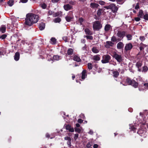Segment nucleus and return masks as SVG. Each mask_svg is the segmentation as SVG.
Segmentation results:
<instances>
[{
    "instance_id": "obj_1",
    "label": "nucleus",
    "mask_w": 148,
    "mask_h": 148,
    "mask_svg": "<svg viewBox=\"0 0 148 148\" xmlns=\"http://www.w3.org/2000/svg\"><path fill=\"white\" fill-rule=\"evenodd\" d=\"M38 15L32 13L27 14L25 19V24L29 26H31L33 24L36 23L38 20Z\"/></svg>"
},
{
    "instance_id": "obj_2",
    "label": "nucleus",
    "mask_w": 148,
    "mask_h": 148,
    "mask_svg": "<svg viewBox=\"0 0 148 148\" xmlns=\"http://www.w3.org/2000/svg\"><path fill=\"white\" fill-rule=\"evenodd\" d=\"M102 27L101 22L99 21H96L93 23V28L94 30L99 31Z\"/></svg>"
},
{
    "instance_id": "obj_3",
    "label": "nucleus",
    "mask_w": 148,
    "mask_h": 148,
    "mask_svg": "<svg viewBox=\"0 0 148 148\" xmlns=\"http://www.w3.org/2000/svg\"><path fill=\"white\" fill-rule=\"evenodd\" d=\"M126 34V32L125 31H118L117 34V36L119 38L117 39L118 41H121L123 39V37L125 36Z\"/></svg>"
},
{
    "instance_id": "obj_4",
    "label": "nucleus",
    "mask_w": 148,
    "mask_h": 148,
    "mask_svg": "<svg viewBox=\"0 0 148 148\" xmlns=\"http://www.w3.org/2000/svg\"><path fill=\"white\" fill-rule=\"evenodd\" d=\"M103 59L101 62L102 63L105 64L108 63L111 59V57L108 55H104L102 56Z\"/></svg>"
},
{
    "instance_id": "obj_5",
    "label": "nucleus",
    "mask_w": 148,
    "mask_h": 148,
    "mask_svg": "<svg viewBox=\"0 0 148 148\" xmlns=\"http://www.w3.org/2000/svg\"><path fill=\"white\" fill-rule=\"evenodd\" d=\"M113 57L118 62H120L122 61L121 56L117 54L116 53L113 54Z\"/></svg>"
},
{
    "instance_id": "obj_6",
    "label": "nucleus",
    "mask_w": 148,
    "mask_h": 148,
    "mask_svg": "<svg viewBox=\"0 0 148 148\" xmlns=\"http://www.w3.org/2000/svg\"><path fill=\"white\" fill-rule=\"evenodd\" d=\"M112 11L114 13L116 12L118 9V8L114 3L111 4V8Z\"/></svg>"
},
{
    "instance_id": "obj_7",
    "label": "nucleus",
    "mask_w": 148,
    "mask_h": 148,
    "mask_svg": "<svg viewBox=\"0 0 148 148\" xmlns=\"http://www.w3.org/2000/svg\"><path fill=\"white\" fill-rule=\"evenodd\" d=\"M133 47V45L131 43L126 44L125 47V50L127 51L131 50Z\"/></svg>"
},
{
    "instance_id": "obj_8",
    "label": "nucleus",
    "mask_w": 148,
    "mask_h": 148,
    "mask_svg": "<svg viewBox=\"0 0 148 148\" xmlns=\"http://www.w3.org/2000/svg\"><path fill=\"white\" fill-rule=\"evenodd\" d=\"M142 65V62L140 61H138L136 62V66L138 69V71L139 72H141V67Z\"/></svg>"
},
{
    "instance_id": "obj_9",
    "label": "nucleus",
    "mask_w": 148,
    "mask_h": 148,
    "mask_svg": "<svg viewBox=\"0 0 148 148\" xmlns=\"http://www.w3.org/2000/svg\"><path fill=\"white\" fill-rule=\"evenodd\" d=\"M73 7L69 4L64 5L63 8L66 11L72 10Z\"/></svg>"
},
{
    "instance_id": "obj_10",
    "label": "nucleus",
    "mask_w": 148,
    "mask_h": 148,
    "mask_svg": "<svg viewBox=\"0 0 148 148\" xmlns=\"http://www.w3.org/2000/svg\"><path fill=\"white\" fill-rule=\"evenodd\" d=\"M73 16L72 14H68L65 17L66 21L67 22H70L72 21Z\"/></svg>"
},
{
    "instance_id": "obj_11",
    "label": "nucleus",
    "mask_w": 148,
    "mask_h": 148,
    "mask_svg": "<svg viewBox=\"0 0 148 148\" xmlns=\"http://www.w3.org/2000/svg\"><path fill=\"white\" fill-rule=\"evenodd\" d=\"M65 128L67 130H68L69 132H74L73 128L69 124L66 125Z\"/></svg>"
},
{
    "instance_id": "obj_12",
    "label": "nucleus",
    "mask_w": 148,
    "mask_h": 148,
    "mask_svg": "<svg viewBox=\"0 0 148 148\" xmlns=\"http://www.w3.org/2000/svg\"><path fill=\"white\" fill-rule=\"evenodd\" d=\"M106 45H105V47L108 48L110 46L112 47L114 44V43L110 41H107L106 42Z\"/></svg>"
},
{
    "instance_id": "obj_13",
    "label": "nucleus",
    "mask_w": 148,
    "mask_h": 148,
    "mask_svg": "<svg viewBox=\"0 0 148 148\" xmlns=\"http://www.w3.org/2000/svg\"><path fill=\"white\" fill-rule=\"evenodd\" d=\"M124 46V44L123 43L120 42L118 43L117 45V48L118 49H121L123 48Z\"/></svg>"
},
{
    "instance_id": "obj_14",
    "label": "nucleus",
    "mask_w": 148,
    "mask_h": 148,
    "mask_svg": "<svg viewBox=\"0 0 148 148\" xmlns=\"http://www.w3.org/2000/svg\"><path fill=\"white\" fill-rule=\"evenodd\" d=\"M135 88H136L138 87V84L136 82L135 80H133L130 85Z\"/></svg>"
},
{
    "instance_id": "obj_15",
    "label": "nucleus",
    "mask_w": 148,
    "mask_h": 148,
    "mask_svg": "<svg viewBox=\"0 0 148 148\" xmlns=\"http://www.w3.org/2000/svg\"><path fill=\"white\" fill-rule=\"evenodd\" d=\"M73 60L77 62H81L82 61L80 57L77 55H75L73 56Z\"/></svg>"
},
{
    "instance_id": "obj_16",
    "label": "nucleus",
    "mask_w": 148,
    "mask_h": 148,
    "mask_svg": "<svg viewBox=\"0 0 148 148\" xmlns=\"http://www.w3.org/2000/svg\"><path fill=\"white\" fill-rule=\"evenodd\" d=\"M99 6V5L98 4L94 3H91L90 4V7L92 8H97Z\"/></svg>"
},
{
    "instance_id": "obj_17",
    "label": "nucleus",
    "mask_w": 148,
    "mask_h": 148,
    "mask_svg": "<svg viewBox=\"0 0 148 148\" xmlns=\"http://www.w3.org/2000/svg\"><path fill=\"white\" fill-rule=\"evenodd\" d=\"M20 58V53L19 52H17L14 56V59L16 61H18Z\"/></svg>"
},
{
    "instance_id": "obj_18",
    "label": "nucleus",
    "mask_w": 148,
    "mask_h": 148,
    "mask_svg": "<svg viewBox=\"0 0 148 148\" xmlns=\"http://www.w3.org/2000/svg\"><path fill=\"white\" fill-rule=\"evenodd\" d=\"M119 75V73L117 71H114L112 72V75L114 78H117Z\"/></svg>"
},
{
    "instance_id": "obj_19",
    "label": "nucleus",
    "mask_w": 148,
    "mask_h": 148,
    "mask_svg": "<svg viewBox=\"0 0 148 148\" xmlns=\"http://www.w3.org/2000/svg\"><path fill=\"white\" fill-rule=\"evenodd\" d=\"M45 27V24L43 23H41L39 25V28L40 30H42L44 29Z\"/></svg>"
},
{
    "instance_id": "obj_20",
    "label": "nucleus",
    "mask_w": 148,
    "mask_h": 148,
    "mask_svg": "<svg viewBox=\"0 0 148 148\" xmlns=\"http://www.w3.org/2000/svg\"><path fill=\"white\" fill-rule=\"evenodd\" d=\"M145 131L142 129H139L137 132V133L140 136H142L143 135Z\"/></svg>"
},
{
    "instance_id": "obj_21",
    "label": "nucleus",
    "mask_w": 148,
    "mask_h": 148,
    "mask_svg": "<svg viewBox=\"0 0 148 148\" xmlns=\"http://www.w3.org/2000/svg\"><path fill=\"white\" fill-rule=\"evenodd\" d=\"M86 70H83L82 73V76L81 78L82 79H84L86 77V76H87V75L86 74Z\"/></svg>"
},
{
    "instance_id": "obj_22",
    "label": "nucleus",
    "mask_w": 148,
    "mask_h": 148,
    "mask_svg": "<svg viewBox=\"0 0 148 148\" xmlns=\"http://www.w3.org/2000/svg\"><path fill=\"white\" fill-rule=\"evenodd\" d=\"M6 29V26L4 25H2L0 27V31L3 33L5 32Z\"/></svg>"
},
{
    "instance_id": "obj_23",
    "label": "nucleus",
    "mask_w": 148,
    "mask_h": 148,
    "mask_svg": "<svg viewBox=\"0 0 148 148\" xmlns=\"http://www.w3.org/2000/svg\"><path fill=\"white\" fill-rule=\"evenodd\" d=\"M84 31L86 35H91L92 34V32L88 28L85 29Z\"/></svg>"
},
{
    "instance_id": "obj_24",
    "label": "nucleus",
    "mask_w": 148,
    "mask_h": 148,
    "mask_svg": "<svg viewBox=\"0 0 148 148\" xmlns=\"http://www.w3.org/2000/svg\"><path fill=\"white\" fill-rule=\"evenodd\" d=\"M32 47L31 46H29V45H27L26 47V49H25V51L26 53H30V51L32 50Z\"/></svg>"
},
{
    "instance_id": "obj_25",
    "label": "nucleus",
    "mask_w": 148,
    "mask_h": 148,
    "mask_svg": "<svg viewBox=\"0 0 148 148\" xmlns=\"http://www.w3.org/2000/svg\"><path fill=\"white\" fill-rule=\"evenodd\" d=\"M111 27V25L109 24H106L104 27V30L106 32H108L110 30Z\"/></svg>"
},
{
    "instance_id": "obj_26",
    "label": "nucleus",
    "mask_w": 148,
    "mask_h": 148,
    "mask_svg": "<svg viewBox=\"0 0 148 148\" xmlns=\"http://www.w3.org/2000/svg\"><path fill=\"white\" fill-rule=\"evenodd\" d=\"M73 50L72 49L69 48L67 51V54L68 55H71L73 54Z\"/></svg>"
},
{
    "instance_id": "obj_27",
    "label": "nucleus",
    "mask_w": 148,
    "mask_h": 148,
    "mask_svg": "<svg viewBox=\"0 0 148 148\" xmlns=\"http://www.w3.org/2000/svg\"><path fill=\"white\" fill-rule=\"evenodd\" d=\"M148 70V68L147 66H144L143 67L142 70H141V72H147Z\"/></svg>"
},
{
    "instance_id": "obj_28",
    "label": "nucleus",
    "mask_w": 148,
    "mask_h": 148,
    "mask_svg": "<svg viewBox=\"0 0 148 148\" xmlns=\"http://www.w3.org/2000/svg\"><path fill=\"white\" fill-rule=\"evenodd\" d=\"M103 11V10L102 8H99L97 12V15L99 16H100L101 15L102 12Z\"/></svg>"
},
{
    "instance_id": "obj_29",
    "label": "nucleus",
    "mask_w": 148,
    "mask_h": 148,
    "mask_svg": "<svg viewBox=\"0 0 148 148\" xmlns=\"http://www.w3.org/2000/svg\"><path fill=\"white\" fill-rule=\"evenodd\" d=\"M99 55H97L93 56V60L96 61H99L100 60V58L99 56Z\"/></svg>"
},
{
    "instance_id": "obj_30",
    "label": "nucleus",
    "mask_w": 148,
    "mask_h": 148,
    "mask_svg": "<svg viewBox=\"0 0 148 148\" xmlns=\"http://www.w3.org/2000/svg\"><path fill=\"white\" fill-rule=\"evenodd\" d=\"M143 15V12L142 10H140L139 11L138 14V16L140 18H142Z\"/></svg>"
},
{
    "instance_id": "obj_31",
    "label": "nucleus",
    "mask_w": 148,
    "mask_h": 148,
    "mask_svg": "<svg viewBox=\"0 0 148 148\" xmlns=\"http://www.w3.org/2000/svg\"><path fill=\"white\" fill-rule=\"evenodd\" d=\"M133 80V79L132 80L130 78L127 77L126 79V82L129 85H130Z\"/></svg>"
},
{
    "instance_id": "obj_32",
    "label": "nucleus",
    "mask_w": 148,
    "mask_h": 148,
    "mask_svg": "<svg viewBox=\"0 0 148 148\" xmlns=\"http://www.w3.org/2000/svg\"><path fill=\"white\" fill-rule=\"evenodd\" d=\"M92 51L94 53H97L99 52V50L96 47H93L92 48Z\"/></svg>"
},
{
    "instance_id": "obj_33",
    "label": "nucleus",
    "mask_w": 148,
    "mask_h": 148,
    "mask_svg": "<svg viewBox=\"0 0 148 148\" xmlns=\"http://www.w3.org/2000/svg\"><path fill=\"white\" fill-rule=\"evenodd\" d=\"M62 15L61 13H60L59 12H58L54 13L53 15V17H56L58 16H60Z\"/></svg>"
},
{
    "instance_id": "obj_34",
    "label": "nucleus",
    "mask_w": 148,
    "mask_h": 148,
    "mask_svg": "<svg viewBox=\"0 0 148 148\" xmlns=\"http://www.w3.org/2000/svg\"><path fill=\"white\" fill-rule=\"evenodd\" d=\"M50 40L52 42V44H55L56 43V39L55 38H52Z\"/></svg>"
},
{
    "instance_id": "obj_35",
    "label": "nucleus",
    "mask_w": 148,
    "mask_h": 148,
    "mask_svg": "<svg viewBox=\"0 0 148 148\" xmlns=\"http://www.w3.org/2000/svg\"><path fill=\"white\" fill-rule=\"evenodd\" d=\"M61 21V19L59 17H57L55 18L54 21L56 23H59Z\"/></svg>"
},
{
    "instance_id": "obj_36",
    "label": "nucleus",
    "mask_w": 148,
    "mask_h": 148,
    "mask_svg": "<svg viewBox=\"0 0 148 148\" xmlns=\"http://www.w3.org/2000/svg\"><path fill=\"white\" fill-rule=\"evenodd\" d=\"M130 128L131 129V130H132L134 132H135L137 129L133 125L130 126Z\"/></svg>"
},
{
    "instance_id": "obj_37",
    "label": "nucleus",
    "mask_w": 148,
    "mask_h": 148,
    "mask_svg": "<svg viewBox=\"0 0 148 148\" xmlns=\"http://www.w3.org/2000/svg\"><path fill=\"white\" fill-rule=\"evenodd\" d=\"M8 3L10 6H12L14 4L13 0H9L8 1Z\"/></svg>"
},
{
    "instance_id": "obj_38",
    "label": "nucleus",
    "mask_w": 148,
    "mask_h": 148,
    "mask_svg": "<svg viewBox=\"0 0 148 148\" xmlns=\"http://www.w3.org/2000/svg\"><path fill=\"white\" fill-rule=\"evenodd\" d=\"M60 56H54L53 57V58L54 60H58L60 59Z\"/></svg>"
},
{
    "instance_id": "obj_39",
    "label": "nucleus",
    "mask_w": 148,
    "mask_h": 148,
    "mask_svg": "<svg viewBox=\"0 0 148 148\" xmlns=\"http://www.w3.org/2000/svg\"><path fill=\"white\" fill-rule=\"evenodd\" d=\"M7 37V35L6 34H3L0 36V39L3 40L5 39Z\"/></svg>"
},
{
    "instance_id": "obj_40",
    "label": "nucleus",
    "mask_w": 148,
    "mask_h": 148,
    "mask_svg": "<svg viewBox=\"0 0 148 148\" xmlns=\"http://www.w3.org/2000/svg\"><path fill=\"white\" fill-rule=\"evenodd\" d=\"M88 69L90 70L92 69V64L91 63H89L87 64Z\"/></svg>"
},
{
    "instance_id": "obj_41",
    "label": "nucleus",
    "mask_w": 148,
    "mask_h": 148,
    "mask_svg": "<svg viewBox=\"0 0 148 148\" xmlns=\"http://www.w3.org/2000/svg\"><path fill=\"white\" fill-rule=\"evenodd\" d=\"M117 40H118L117 39L116 37L114 36H113L111 39V40L113 42H116Z\"/></svg>"
},
{
    "instance_id": "obj_42",
    "label": "nucleus",
    "mask_w": 148,
    "mask_h": 148,
    "mask_svg": "<svg viewBox=\"0 0 148 148\" xmlns=\"http://www.w3.org/2000/svg\"><path fill=\"white\" fill-rule=\"evenodd\" d=\"M87 47L86 46V45L85 44V46L82 48V49L84 51V53H86L87 50Z\"/></svg>"
},
{
    "instance_id": "obj_43",
    "label": "nucleus",
    "mask_w": 148,
    "mask_h": 148,
    "mask_svg": "<svg viewBox=\"0 0 148 148\" xmlns=\"http://www.w3.org/2000/svg\"><path fill=\"white\" fill-rule=\"evenodd\" d=\"M41 7L43 9H45L47 7V5L45 3H43L41 5Z\"/></svg>"
},
{
    "instance_id": "obj_44",
    "label": "nucleus",
    "mask_w": 148,
    "mask_h": 148,
    "mask_svg": "<svg viewBox=\"0 0 148 148\" xmlns=\"http://www.w3.org/2000/svg\"><path fill=\"white\" fill-rule=\"evenodd\" d=\"M126 37L128 40H130L132 39V36L131 34H128L126 35Z\"/></svg>"
},
{
    "instance_id": "obj_45",
    "label": "nucleus",
    "mask_w": 148,
    "mask_h": 148,
    "mask_svg": "<svg viewBox=\"0 0 148 148\" xmlns=\"http://www.w3.org/2000/svg\"><path fill=\"white\" fill-rule=\"evenodd\" d=\"M86 37V38L87 39H90V40H92L93 39V37L92 36H84V37Z\"/></svg>"
},
{
    "instance_id": "obj_46",
    "label": "nucleus",
    "mask_w": 148,
    "mask_h": 148,
    "mask_svg": "<svg viewBox=\"0 0 148 148\" xmlns=\"http://www.w3.org/2000/svg\"><path fill=\"white\" fill-rule=\"evenodd\" d=\"M79 21L81 25H82V23L84 21V19L82 17H80L79 19Z\"/></svg>"
},
{
    "instance_id": "obj_47",
    "label": "nucleus",
    "mask_w": 148,
    "mask_h": 148,
    "mask_svg": "<svg viewBox=\"0 0 148 148\" xmlns=\"http://www.w3.org/2000/svg\"><path fill=\"white\" fill-rule=\"evenodd\" d=\"M75 132H77L79 133H80L81 131V130L79 128H77V127H75Z\"/></svg>"
},
{
    "instance_id": "obj_48",
    "label": "nucleus",
    "mask_w": 148,
    "mask_h": 148,
    "mask_svg": "<svg viewBox=\"0 0 148 148\" xmlns=\"http://www.w3.org/2000/svg\"><path fill=\"white\" fill-rule=\"evenodd\" d=\"M69 3L72 5H75L76 3V1H71L69 2Z\"/></svg>"
},
{
    "instance_id": "obj_49",
    "label": "nucleus",
    "mask_w": 148,
    "mask_h": 148,
    "mask_svg": "<svg viewBox=\"0 0 148 148\" xmlns=\"http://www.w3.org/2000/svg\"><path fill=\"white\" fill-rule=\"evenodd\" d=\"M143 18L145 20H148V14H146L144 15Z\"/></svg>"
},
{
    "instance_id": "obj_50",
    "label": "nucleus",
    "mask_w": 148,
    "mask_h": 148,
    "mask_svg": "<svg viewBox=\"0 0 148 148\" xmlns=\"http://www.w3.org/2000/svg\"><path fill=\"white\" fill-rule=\"evenodd\" d=\"M117 3L119 4H122L123 3L124 0H116Z\"/></svg>"
},
{
    "instance_id": "obj_51",
    "label": "nucleus",
    "mask_w": 148,
    "mask_h": 148,
    "mask_svg": "<svg viewBox=\"0 0 148 148\" xmlns=\"http://www.w3.org/2000/svg\"><path fill=\"white\" fill-rule=\"evenodd\" d=\"M65 41V42H68V37L66 36H64L62 38Z\"/></svg>"
},
{
    "instance_id": "obj_52",
    "label": "nucleus",
    "mask_w": 148,
    "mask_h": 148,
    "mask_svg": "<svg viewBox=\"0 0 148 148\" xmlns=\"http://www.w3.org/2000/svg\"><path fill=\"white\" fill-rule=\"evenodd\" d=\"M54 13V12H53L52 11H51V10H49L48 11L47 14L49 15H53V13Z\"/></svg>"
},
{
    "instance_id": "obj_53",
    "label": "nucleus",
    "mask_w": 148,
    "mask_h": 148,
    "mask_svg": "<svg viewBox=\"0 0 148 148\" xmlns=\"http://www.w3.org/2000/svg\"><path fill=\"white\" fill-rule=\"evenodd\" d=\"M99 3L101 5H104L105 4V2L102 1H99Z\"/></svg>"
},
{
    "instance_id": "obj_54",
    "label": "nucleus",
    "mask_w": 148,
    "mask_h": 148,
    "mask_svg": "<svg viewBox=\"0 0 148 148\" xmlns=\"http://www.w3.org/2000/svg\"><path fill=\"white\" fill-rule=\"evenodd\" d=\"M103 7L107 9H110L111 4L108 5L104 6Z\"/></svg>"
},
{
    "instance_id": "obj_55",
    "label": "nucleus",
    "mask_w": 148,
    "mask_h": 148,
    "mask_svg": "<svg viewBox=\"0 0 148 148\" xmlns=\"http://www.w3.org/2000/svg\"><path fill=\"white\" fill-rule=\"evenodd\" d=\"M140 39L141 41H143L145 40V38L144 36H140Z\"/></svg>"
},
{
    "instance_id": "obj_56",
    "label": "nucleus",
    "mask_w": 148,
    "mask_h": 148,
    "mask_svg": "<svg viewBox=\"0 0 148 148\" xmlns=\"http://www.w3.org/2000/svg\"><path fill=\"white\" fill-rule=\"evenodd\" d=\"M139 3H136V5L135 7V9L137 10L139 8Z\"/></svg>"
},
{
    "instance_id": "obj_57",
    "label": "nucleus",
    "mask_w": 148,
    "mask_h": 148,
    "mask_svg": "<svg viewBox=\"0 0 148 148\" xmlns=\"http://www.w3.org/2000/svg\"><path fill=\"white\" fill-rule=\"evenodd\" d=\"M100 16H97V15H94V18L96 20H99L100 19Z\"/></svg>"
},
{
    "instance_id": "obj_58",
    "label": "nucleus",
    "mask_w": 148,
    "mask_h": 148,
    "mask_svg": "<svg viewBox=\"0 0 148 148\" xmlns=\"http://www.w3.org/2000/svg\"><path fill=\"white\" fill-rule=\"evenodd\" d=\"M79 135L77 134H75V136L74 137V139L75 140H77L78 137Z\"/></svg>"
},
{
    "instance_id": "obj_59",
    "label": "nucleus",
    "mask_w": 148,
    "mask_h": 148,
    "mask_svg": "<svg viewBox=\"0 0 148 148\" xmlns=\"http://www.w3.org/2000/svg\"><path fill=\"white\" fill-rule=\"evenodd\" d=\"M64 139L68 141L71 140V138L69 137H64Z\"/></svg>"
},
{
    "instance_id": "obj_60",
    "label": "nucleus",
    "mask_w": 148,
    "mask_h": 148,
    "mask_svg": "<svg viewBox=\"0 0 148 148\" xmlns=\"http://www.w3.org/2000/svg\"><path fill=\"white\" fill-rule=\"evenodd\" d=\"M83 120L81 119H79L77 120V122L78 123H82L83 122Z\"/></svg>"
},
{
    "instance_id": "obj_61",
    "label": "nucleus",
    "mask_w": 148,
    "mask_h": 148,
    "mask_svg": "<svg viewBox=\"0 0 148 148\" xmlns=\"http://www.w3.org/2000/svg\"><path fill=\"white\" fill-rule=\"evenodd\" d=\"M134 19L136 21H140V17H135L134 18Z\"/></svg>"
},
{
    "instance_id": "obj_62",
    "label": "nucleus",
    "mask_w": 148,
    "mask_h": 148,
    "mask_svg": "<svg viewBox=\"0 0 148 148\" xmlns=\"http://www.w3.org/2000/svg\"><path fill=\"white\" fill-rule=\"evenodd\" d=\"M20 1L19 2V3H20L21 2L25 3L27 2L28 1V0H20Z\"/></svg>"
},
{
    "instance_id": "obj_63",
    "label": "nucleus",
    "mask_w": 148,
    "mask_h": 148,
    "mask_svg": "<svg viewBox=\"0 0 148 148\" xmlns=\"http://www.w3.org/2000/svg\"><path fill=\"white\" fill-rule=\"evenodd\" d=\"M71 140H69L67 142V144L69 147H70L71 146Z\"/></svg>"
},
{
    "instance_id": "obj_64",
    "label": "nucleus",
    "mask_w": 148,
    "mask_h": 148,
    "mask_svg": "<svg viewBox=\"0 0 148 148\" xmlns=\"http://www.w3.org/2000/svg\"><path fill=\"white\" fill-rule=\"evenodd\" d=\"M60 0H51V1L53 3H57Z\"/></svg>"
}]
</instances>
